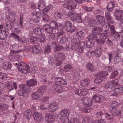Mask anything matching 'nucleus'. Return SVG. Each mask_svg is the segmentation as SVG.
<instances>
[{"label": "nucleus", "mask_w": 123, "mask_h": 123, "mask_svg": "<svg viewBox=\"0 0 123 123\" xmlns=\"http://www.w3.org/2000/svg\"><path fill=\"white\" fill-rule=\"evenodd\" d=\"M91 54V56H93L95 55L96 57H100L101 55V51L100 49H96L95 51H92L89 52Z\"/></svg>", "instance_id": "nucleus-20"}, {"label": "nucleus", "mask_w": 123, "mask_h": 123, "mask_svg": "<svg viewBox=\"0 0 123 123\" xmlns=\"http://www.w3.org/2000/svg\"><path fill=\"white\" fill-rule=\"evenodd\" d=\"M18 68L19 72L23 74H26L31 72L30 70L29 66L25 64L22 62H18Z\"/></svg>", "instance_id": "nucleus-3"}, {"label": "nucleus", "mask_w": 123, "mask_h": 123, "mask_svg": "<svg viewBox=\"0 0 123 123\" xmlns=\"http://www.w3.org/2000/svg\"><path fill=\"white\" fill-rule=\"evenodd\" d=\"M76 34L78 39H82L84 37V33L82 31H81L77 32Z\"/></svg>", "instance_id": "nucleus-43"}, {"label": "nucleus", "mask_w": 123, "mask_h": 123, "mask_svg": "<svg viewBox=\"0 0 123 123\" xmlns=\"http://www.w3.org/2000/svg\"><path fill=\"white\" fill-rule=\"evenodd\" d=\"M53 87L57 93L61 92L63 90V89L62 87L59 85L55 84L53 85Z\"/></svg>", "instance_id": "nucleus-27"}, {"label": "nucleus", "mask_w": 123, "mask_h": 123, "mask_svg": "<svg viewBox=\"0 0 123 123\" xmlns=\"http://www.w3.org/2000/svg\"><path fill=\"white\" fill-rule=\"evenodd\" d=\"M37 81L34 79H30L27 81V85L21 84L19 85V88L20 90L18 91L17 93L20 96L23 97H28L29 94L28 93L30 86H32L36 85L37 84Z\"/></svg>", "instance_id": "nucleus-1"}, {"label": "nucleus", "mask_w": 123, "mask_h": 123, "mask_svg": "<svg viewBox=\"0 0 123 123\" xmlns=\"http://www.w3.org/2000/svg\"><path fill=\"white\" fill-rule=\"evenodd\" d=\"M107 34L106 33L103 32L100 34L99 35V40L97 39H96L97 43L101 46L105 43L104 39H106L107 36Z\"/></svg>", "instance_id": "nucleus-6"}, {"label": "nucleus", "mask_w": 123, "mask_h": 123, "mask_svg": "<svg viewBox=\"0 0 123 123\" xmlns=\"http://www.w3.org/2000/svg\"><path fill=\"white\" fill-rule=\"evenodd\" d=\"M93 7H85L82 8L83 10L85 12L91 11H92L94 9Z\"/></svg>", "instance_id": "nucleus-53"}, {"label": "nucleus", "mask_w": 123, "mask_h": 123, "mask_svg": "<svg viewBox=\"0 0 123 123\" xmlns=\"http://www.w3.org/2000/svg\"><path fill=\"white\" fill-rule=\"evenodd\" d=\"M45 119L48 123H52L55 121V119L52 115L47 114L45 116Z\"/></svg>", "instance_id": "nucleus-16"}, {"label": "nucleus", "mask_w": 123, "mask_h": 123, "mask_svg": "<svg viewBox=\"0 0 123 123\" xmlns=\"http://www.w3.org/2000/svg\"><path fill=\"white\" fill-rule=\"evenodd\" d=\"M80 120L76 117H73L71 119V122H69L71 123H80Z\"/></svg>", "instance_id": "nucleus-47"}, {"label": "nucleus", "mask_w": 123, "mask_h": 123, "mask_svg": "<svg viewBox=\"0 0 123 123\" xmlns=\"http://www.w3.org/2000/svg\"><path fill=\"white\" fill-rule=\"evenodd\" d=\"M118 105L117 101H115L112 103L111 105L110 106L113 109H115L117 108Z\"/></svg>", "instance_id": "nucleus-51"}, {"label": "nucleus", "mask_w": 123, "mask_h": 123, "mask_svg": "<svg viewBox=\"0 0 123 123\" xmlns=\"http://www.w3.org/2000/svg\"><path fill=\"white\" fill-rule=\"evenodd\" d=\"M115 91L112 94L113 96H117V93H121L123 92V87L120 86L117 88H115Z\"/></svg>", "instance_id": "nucleus-28"}, {"label": "nucleus", "mask_w": 123, "mask_h": 123, "mask_svg": "<svg viewBox=\"0 0 123 123\" xmlns=\"http://www.w3.org/2000/svg\"><path fill=\"white\" fill-rule=\"evenodd\" d=\"M118 81L117 79H115L111 81L108 82L105 84V88L107 89H111L113 88L114 89V87L118 84Z\"/></svg>", "instance_id": "nucleus-5"}, {"label": "nucleus", "mask_w": 123, "mask_h": 123, "mask_svg": "<svg viewBox=\"0 0 123 123\" xmlns=\"http://www.w3.org/2000/svg\"><path fill=\"white\" fill-rule=\"evenodd\" d=\"M98 22L101 24H104L105 23V19L104 17L101 16H98L96 17Z\"/></svg>", "instance_id": "nucleus-37"}, {"label": "nucleus", "mask_w": 123, "mask_h": 123, "mask_svg": "<svg viewBox=\"0 0 123 123\" xmlns=\"http://www.w3.org/2000/svg\"><path fill=\"white\" fill-rule=\"evenodd\" d=\"M2 64V67L5 69H10L12 66V64L8 62H4Z\"/></svg>", "instance_id": "nucleus-21"}, {"label": "nucleus", "mask_w": 123, "mask_h": 123, "mask_svg": "<svg viewBox=\"0 0 123 123\" xmlns=\"http://www.w3.org/2000/svg\"><path fill=\"white\" fill-rule=\"evenodd\" d=\"M61 25L60 24L57 23L55 21H51L50 25L46 24L43 25V28L45 31L48 33H51L54 30L56 31V29L58 28V25ZM59 27H60L59 26Z\"/></svg>", "instance_id": "nucleus-2"}, {"label": "nucleus", "mask_w": 123, "mask_h": 123, "mask_svg": "<svg viewBox=\"0 0 123 123\" xmlns=\"http://www.w3.org/2000/svg\"><path fill=\"white\" fill-rule=\"evenodd\" d=\"M53 7V6L52 4H50L44 8V10L46 12H48L49 10H52Z\"/></svg>", "instance_id": "nucleus-45"}, {"label": "nucleus", "mask_w": 123, "mask_h": 123, "mask_svg": "<svg viewBox=\"0 0 123 123\" xmlns=\"http://www.w3.org/2000/svg\"><path fill=\"white\" fill-rule=\"evenodd\" d=\"M72 66L69 64H66L64 66V70L66 72H68L72 68Z\"/></svg>", "instance_id": "nucleus-48"}, {"label": "nucleus", "mask_w": 123, "mask_h": 123, "mask_svg": "<svg viewBox=\"0 0 123 123\" xmlns=\"http://www.w3.org/2000/svg\"><path fill=\"white\" fill-rule=\"evenodd\" d=\"M69 112L68 110L65 109L62 110L61 111L60 115L61 116H65V115L68 116L69 114Z\"/></svg>", "instance_id": "nucleus-38"}, {"label": "nucleus", "mask_w": 123, "mask_h": 123, "mask_svg": "<svg viewBox=\"0 0 123 123\" xmlns=\"http://www.w3.org/2000/svg\"><path fill=\"white\" fill-rule=\"evenodd\" d=\"M33 116L34 118V120L37 122L43 120V117L42 114L38 112H34Z\"/></svg>", "instance_id": "nucleus-11"}, {"label": "nucleus", "mask_w": 123, "mask_h": 123, "mask_svg": "<svg viewBox=\"0 0 123 123\" xmlns=\"http://www.w3.org/2000/svg\"><path fill=\"white\" fill-rule=\"evenodd\" d=\"M89 120V118L88 116H85L83 119L82 123H88Z\"/></svg>", "instance_id": "nucleus-64"}, {"label": "nucleus", "mask_w": 123, "mask_h": 123, "mask_svg": "<svg viewBox=\"0 0 123 123\" xmlns=\"http://www.w3.org/2000/svg\"><path fill=\"white\" fill-rule=\"evenodd\" d=\"M84 103L87 106H91L92 104V100L89 98H84Z\"/></svg>", "instance_id": "nucleus-25"}, {"label": "nucleus", "mask_w": 123, "mask_h": 123, "mask_svg": "<svg viewBox=\"0 0 123 123\" xmlns=\"http://www.w3.org/2000/svg\"><path fill=\"white\" fill-rule=\"evenodd\" d=\"M54 81L55 82L58 84L64 85L67 84L66 81L61 77H58L55 78L54 80Z\"/></svg>", "instance_id": "nucleus-22"}, {"label": "nucleus", "mask_w": 123, "mask_h": 123, "mask_svg": "<svg viewBox=\"0 0 123 123\" xmlns=\"http://www.w3.org/2000/svg\"><path fill=\"white\" fill-rule=\"evenodd\" d=\"M115 4L112 2H110L107 6V8L108 11L109 12H111L113 9L114 7V6Z\"/></svg>", "instance_id": "nucleus-35"}, {"label": "nucleus", "mask_w": 123, "mask_h": 123, "mask_svg": "<svg viewBox=\"0 0 123 123\" xmlns=\"http://www.w3.org/2000/svg\"><path fill=\"white\" fill-rule=\"evenodd\" d=\"M114 15L116 16V19L118 20L123 19V11L117 10L115 12Z\"/></svg>", "instance_id": "nucleus-12"}, {"label": "nucleus", "mask_w": 123, "mask_h": 123, "mask_svg": "<svg viewBox=\"0 0 123 123\" xmlns=\"http://www.w3.org/2000/svg\"><path fill=\"white\" fill-rule=\"evenodd\" d=\"M4 27L5 29L8 30H10L12 28V26L10 24H6Z\"/></svg>", "instance_id": "nucleus-62"}, {"label": "nucleus", "mask_w": 123, "mask_h": 123, "mask_svg": "<svg viewBox=\"0 0 123 123\" xmlns=\"http://www.w3.org/2000/svg\"><path fill=\"white\" fill-rule=\"evenodd\" d=\"M92 31L93 35H97L102 31V29L100 27H97L93 28Z\"/></svg>", "instance_id": "nucleus-24"}, {"label": "nucleus", "mask_w": 123, "mask_h": 123, "mask_svg": "<svg viewBox=\"0 0 123 123\" xmlns=\"http://www.w3.org/2000/svg\"><path fill=\"white\" fill-rule=\"evenodd\" d=\"M31 110L28 109L25 112V115L27 118L29 119L31 116Z\"/></svg>", "instance_id": "nucleus-50"}, {"label": "nucleus", "mask_w": 123, "mask_h": 123, "mask_svg": "<svg viewBox=\"0 0 123 123\" xmlns=\"http://www.w3.org/2000/svg\"><path fill=\"white\" fill-rule=\"evenodd\" d=\"M93 100H94L96 102L100 103L103 102L105 100V97L102 95H94L92 97Z\"/></svg>", "instance_id": "nucleus-10"}, {"label": "nucleus", "mask_w": 123, "mask_h": 123, "mask_svg": "<svg viewBox=\"0 0 123 123\" xmlns=\"http://www.w3.org/2000/svg\"><path fill=\"white\" fill-rule=\"evenodd\" d=\"M72 42L73 43L72 46L73 49L76 50L78 49L80 45V40L76 38L73 39L72 40Z\"/></svg>", "instance_id": "nucleus-9"}, {"label": "nucleus", "mask_w": 123, "mask_h": 123, "mask_svg": "<svg viewBox=\"0 0 123 123\" xmlns=\"http://www.w3.org/2000/svg\"><path fill=\"white\" fill-rule=\"evenodd\" d=\"M0 33V39L3 40L6 38L8 35V33L7 31L5 30H2Z\"/></svg>", "instance_id": "nucleus-29"}, {"label": "nucleus", "mask_w": 123, "mask_h": 123, "mask_svg": "<svg viewBox=\"0 0 123 123\" xmlns=\"http://www.w3.org/2000/svg\"><path fill=\"white\" fill-rule=\"evenodd\" d=\"M105 16L109 22L111 24H113V20L111 16V14L110 13L108 12H106L105 13Z\"/></svg>", "instance_id": "nucleus-33"}, {"label": "nucleus", "mask_w": 123, "mask_h": 123, "mask_svg": "<svg viewBox=\"0 0 123 123\" xmlns=\"http://www.w3.org/2000/svg\"><path fill=\"white\" fill-rule=\"evenodd\" d=\"M77 16V18L76 19V20L78 22L80 23H81L83 21H83L85 22H87L88 24H92L93 23V22H92L91 21H93V22L94 23V19H91L90 20H89H89H88L87 19L88 17H85V19L83 20L81 18V14H78Z\"/></svg>", "instance_id": "nucleus-7"}, {"label": "nucleus", "mask_w": 123, "mask_h": 123, "mask_svg": "<svg viewBox=\"0 0 123 123\" xmlns=\"http://www.w3.org/2000/svg\"><path fill=\"white\" fill-rule=\"evenodd\" d=\"M90 82V80L88 78H86L81 80L80 85L82 87H86L87 86Z\"/></svg>", "instance_id": "nucleus-23"}, {"label": "nucleus", "mask_w": 123, "mask_h": 123, "mask_svg": "<svg viewBox=\"0 0 123 123\" xmlns=\"http://www.w3.org/2000/svg\"><path fill=\"white\" fill-rule=\"evenodd\" d=\"M103 80V79L101 78H97L95 79L94 80V83L97 84H100Z\"/></svg>", "instance_id": "nucleus-52"}, {"label": "nucleus", "mask_w": 123, "mask_h": 123, "mask_svg": "<svg viewBox=\"0 0 123 123\" xmlns=\"http://www.w3.org/2000/svg\"><path fill=\"white\" fill-rule=\"evenodd\" d=\"M38 38L36 37H31L30 39V42L31 43H33L38 40Z\"/></svg>", "instance_id": "nucleus-61"}, {"label": "nucleus", "mask_w": 123, "mask_h": 123, "mask_svg": "<svg viewBox=\"0 0 123 123\" xmlns=\"http://www.w3.org/2000/svg\"><path fill=\"white\" fill-rule=\"evenodd\" d=\"M55 33H51L48 36V38L49 40L51 41H53L55 39Z\"/></svg>", "instance_id": "nucleus-59"}, {"label": "nucleus", "mask_w": 123, "mask_h": 123, "mask_svg": "<svg viewBox=\"0 0 123 123\" xmlns=\"http://www.w3.org/2000/svg\"><path fill=\"white\" fill-rule=\"evenodd\" d=\"M107 117L106 120H111L113 118V115L111 114L107 113H106Z\"/></svg>", "instance_id": "nucleus-63"}, {"label": "nucleus", "mask_w": 123, "mask_h": 123, "mask_svg": "<svg viewBox=\"0 0 123 123\" xmlns=\"http://www.w3.org/2000/svg\"><path fill=\"white\" fill-rule=\"evenodd\" d=\"M119 24L121 27L123 28V22L120 21ZM123 36V30H121L120 32L116 33L115 35V37L117 38L122 37Z\"/></svg>", "instance_id": "nucleus-26"}, {"label": "nucleus", "mask_w": 123, "mask_h": 123, "mask_svg": "<svg viewBox=\"0 0 123 123\" xmlns=\"http://www.w3.org/2000/svg\"><path fill=\"white\" fill-rule=\"evenodd\" d=\"M97 37L96 36L94 35L90 34L87 37V39L88 40H95L96 42V39H97Z\"/></svg>", "instance_id": "nucleus-44"}, {"label": "nucleus", "mask_w": 123, "mask_h": 123, "mask_svg": "<svg viewBox=\"0 0 123 123\" xmlns=\"http://www.w3.org/2000/svg\"><path fill=\"white\" fill-rule=\"evenodd\" d=\"M67 2L69 3V9L72 10L76 7V3L74 1L71 0H68L67 1Z\"/></svg>", "instance_id": "nucleus-31"}, {"label": "nucleus", "mask_w": 123, "mask_h": 123, "mask_svg": "<svg viewBox=\"0 0 123 123\" xmlns=\"http://www.w3.org/2000/svg\"><path fill=\"white\" fill-rule=\"evenodd\" d=\"M81 71V69H80L78 70L77 73H76L74 77V79L75 81H77L80 78V75L82 74Z\"/></svg>", "instance_id": "nucleus-32"}, {"label": "nucleus", "mask_w": 123, "mask_h": 123, "mask_svg": "<svg viewBox=\"0 0 123 123\" xmlns=\"http://www.w3.org/2000/svg\"><path fill=\"white\" fill-rule=\"evenodd\" d=\"M43 21L45 22L48 21L49 20V16L47 14H44L43 17Z\"/></svg>", "instance_id": "nucleus-58"}, {"label": "nucleus", "mask_w": 123, "mask_h": 123, "mask_svg": "<svg viewBox=\"0 0 123 123\" xmlns=\"http://www.w3.org/2000/svg\"><path fill=\"white\" fill-rule=\"evenodd\" d=\"M46 37L43 35H42L40 37L39 41L41 43L44 42L45 41Z\"/></svg>", "instance_id": "nucleus-57"}, {"label": "nucleus", "mask_w": 123, "mask_h": 123, "mask_svg": "<svg viewBox=\"0 0 123 123\" xmlns=\"http://www.w3.org/2000/svg\"><path fill=\"white\" fill-rule=\"evenodd\" d=\"M62 16L61 13L58 12H55L54 14V16L56 19H59Z\"/></svg>", "instance_id": "nucleus-54"}, {"label": "nucleus", "mask_w": 123, "mask_h": 123, "mask_svg": "<svg viewBox=\"0 0 123 123\" xmlns=\"http://www.w3.org/2000/svg\"><path fill=\"white\" fill-rule=\"evenodd\" d=\"M87 68L89 70L92 71H94L95 70V69L93 65L91 63H88L86 66Z\"/></svg>", "instance_id": "nucleus-42"}, {"label": "nucleus", "mask_w": 123, "mask_h": 123, "mask_svg": "<svg viewBox=\"0 0 123 123\" xmlns=\"http://www.w3.org/2000/svg\"><path fill=\"white\" fill-rule=\"evenodd\" d=\"M35 34L40 35L41 34V29L39 27H37L34 28L33 30Z\"/></svg>", "instance_id": "nucleus-46"}, {"label": "nucleus", "mask_w": 123, "mask_h": 123, "mask_svg": "<svg viewBox=\"0 0 123 123\" xmlns=\"http://www.w3.org/2000/svg\"><path fill=\"white\" fill-rule=\"evenodd\" d=\"M9 17L10 19L12 20V21H14L15 19V15L12 12H10L9 14Z\"/></svg>", "instance_id": "nucleus-56"}, {"label": "nucleus", "mask_w": 123, "mask_h": 123, "mask_svg": "<svg viewBox=\"0 0 123 123\" xmlns=\"http://www.w3.org/2000/svg\"><path fill=\"white\" fill-rule=\"evenodd\" d=\"M45 86H40L37 91L34 92L31 95L32 97L34 99H38L43 97L45 91Z\"/></svg>", "instance_id": "nucleus-4"}, {"label": "nucleus", "mask_w": 123, "mask_h": 123, "mask_svg": "<svg viewBox=\"0 0 123 123\" xmlns=\"http://www.w3.org/2000/svg\"><path fill=\"white\" fill-rule=\"evenodd\" d=\"M10 36V37L14 38L15 39V40L18 41V42L20 41V40L19 39V37L14 33H11Z\"/></svg>", "instance_id": "nucleus-41"}, {"label": "nucleus", "mask_w": 123, "mask_h": 123, "mask_svg": "<svg viewBox=\"0 0 123 123\" xmlns=\"http://www.w3.org/2000/svg\"><path fill=\"white\" fill-rule=\"evenodd\" d=\"M58 103L56 102H54L51 104L49 106V109L51 110V111L57 110L58 107Z\"/></svg>", "instance_id": "nucleus-18"}, {"label": "nucleus", "mask_w": 123, "mask_h": 123, "mask_svg": "<svg viewBox=\"0 0 123 123\" xmlns=\"http://www.w3.org/2000/svg\"><path fill=\"white\" fill-rule=\"evenodd\" d=\"M112 114L114 116L119 115L121 114V111L120 110L116 109H113L112 111Z\"/></svg>", "instance_id": "nucleus-39"}, {"label": "nucleus", "mask_w": 123, "mask_h": 123, "mask_svg": "<svg viewBox=\"0 0 123 123\" xmlns=\"http://www.w3.org/2000/svg\"><path fill=\"white\" fill-rule=\"evenodd\" d=\"M65 28V27L66 30L68 32H69L71 31L74 32L75 31L76 29L74 30L72 29V25L71 22L69 21H65L64 23Z\"/></svg>", "instance_id": "nucleus-8"}, {"label": "nucleus", "mask_w": 123, "mask_h": 123, "mask_svg": "<svg viewBox=\"0 0 123 123\" xmlns=\"http://www.w3.org/2000/svg\"><path fill=\"white\" fill-rule=\"evenodd\" d=\"M46 6L45 0H39L38 6V9L40 10H42Z\"/></svg>", "instance_id": "nucleus-19"}, {"label": "nucleus", "mask_w": 123, "mask_h": 123, "mask_svg": "<svg viewBox=\"0 0 123 123\" xmlns=\"http://www.w3.org/2000/svg\"><path fill=\"white\" fill-rule=\"evenodd\" d=\"M57 24H60L61 25L59 27L60 25H58V28L56 29V30H58V31L57 33V36H60L63 34L64 33V32L63 30V29L65 28L63 24L59 23H57Z\"/></svg>", "instance_id": "nucleus-13"}, {"label": "nucleus", "mask_w": 123, "mask_h": 123, "mask_svg": "<svg viewBox=\"0 0 123 123\" xmlns=\"http://www.w3.org/2000/svg\"><path fill=\"white\" fill-rule=\"evenodd\" d=\"M63 48L60 45H58L55 46V47H54V51L55 52H56L58 51H59L62 49Z\"/></svg>", "instance_id": "nucleus-55"}, {"label": "nucleus", "mask_w": 123, "mask_h": 123, "mask_svg": "<svg viewBox=\"0 0 123 123\" xmlns=\"http://www.w3.org/2000/svg\"><path fill=\"white\" fill-rule=\"evenodd\" d=\"M66 56L62 52L58 53L57 54L55 58L56 60L58 62H60L64 60Z\"/></svg>", "instance_id": "nucleus-14"}, {"label": "nucleus", "mask_w": 123, "mask_h": 123, "mask_svg": "<svg viewBox=\"0 0 123 123\" xmlns=\"http://www.w3.org/2000/svg\"><path fill=\"white\" fill-rule=\"evenodd\" d=\"M61 120L63 123H71L69 122L68 116L65 115L63 116H62L61 117Z\"/></svg>", "instance_id": "nucleus-36"}, {"label": "nucleus", "mask_w": 123, "mask_h": 123, "mask_svg": "<svg viewBox=\"0 0 123 123\" xmlns=\"http://www.w3.org/2000/svg\"><path fill=\"white\" fill-rule=\"evenodd\" d=\"M76 13L72 11H70L68 13V17L71 20L75 21L77 18Z\"/></svg>", "instance_id": "nucleus-17"}, {"label": "nucleus", "mask_w": 123, "mask_h": 123, "mask_svg": "<svg viewBox=\"0 0 123 123\" xmlns=\"http://www.w3.org/2000/svg\"><path fill=\"white\" fill-rule=\"evenodd\" d=\"M7 86L10 91L13 89L14 88L15 89L17 88V84L15 82L12 83L8 81L7 83Z\"/></svg>", "instance_id": "nucleus-15"}, {"label": "nucleus", "mask_w": 123, "mask_h": 123, "mask_svg": "<svg viewBox=\"0 0 123 123\" xmlns=\"http://www.w3.org/2000/svg\"><path fill=\"white\" fill-rule=\"evenodd\" d=\"M40 48L38 46H34L30 48V50L34 53L37 54L40 51Z\"/></svg>", "instance_id": "nucleus-30"}, {"label": "nucleus", "mask_w": 123, "mask_h": 123, "mask_svg": "<svg viewBox=\"0 0 123 123\" xmlns=\"http://www.w3.org/2000/svg\"><path fill=\"white\" fill-rule=\"evenodd\" d=\"M108 73L106 71H102L98 73L97 74V76L105 78L108 75Z\"/></svg>", "instance_id": "nucleus-34"}, {"label": "nucleus", "mask_w": 123, "mask_h": 123, "mask_svg": "<svg viewBox=\"0 0 123 123\" xmlns=\"http://www.w3.org/2000/svg\"><path fill=\"white\" fill-rule=\"evenodd\" d=\"M118 74V72L117 71H114L111 73L109 76V78L110 79H113L117 76Z\"/></svg>", "instance_id": "nucleus-40"}, {"label": "nucleus", "mask_w": 123, "mask_h": 123, "mask_svg": "<svg viewBox=\"0 0 123 123\" xmlns=\"http://www.w3.org/2000/svg\"><path fill=\"white\" fill-rule=\"evenodd\" d=\"M88 92V89L85 88L81 89V94H80L81 96H84L86 95Z\"/></svg>", "instance_id": "nucleus-49"}, {"label": "nucleus", "mask_w": 123, "mask_h": 123, "mask_svg": "<svg viewBox=\"0 0 123 123\" xmlns=\"http://www.w3.org/2000/svg\"><path fill=\"white\" fill-rule=\"evenodd\" d=\"M7 77V75L6 74L1 73L0 74V80H5Z\"/></svg>", "instance_id": "nucleus-60"}]
</instances>
